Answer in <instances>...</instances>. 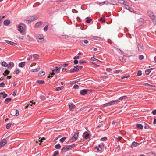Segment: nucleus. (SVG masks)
Listing matches in <instances>:
<instances>
[{
    "instance_id": "3c124183",
    "label": "nucleus",
    "mask_w": 156,
    "mask_h": 156,
    "mask_svg": "<svg viewBox=\"0 0 156 156\" xmlns=\"http://www.w3.org/2000/svg\"><path fill=\"white\" fill-rule=\"evenodd\" d=\"M79 86L77 84L74 85L73 87L75 89H78L79 88Z\"/></svg>"
},
{
    "instance_id": "bb28decb",
    "label": "nucleus",
    "mask_w": 156,
    "mask_h": 156,
    "mask_svg": "<svg viewBox=\"0 0 156 156\" xmlns=\"http://www.w3.org/2000/svg\"><path fill=\"white\" fill-rule=\"evenodd\" d=\"M86 22L88 23H90L92 19L89 17H87L86 18Z\"/></svg>"
},
{
    "instance_id": "052dcab7",
    "label": "nucleus",
    "mask_w": 156,
    "mask_h": 156,
    "mask_svg": "<svg viewBox=\"0 0 156 156\" xmlns=\"http://www.w3.org/2000/svg\"><path fill=\"white\" fill-rule=\"evenodd\" d=\"M92 64L94 65V66L96 67H99V66H100L99 65H97V64H96L95 63H93V62H92Z\"/></svg>"
},
{
    "instance_id": "a211bd4d",
    "label": "nucleus",
    "mask_w": 156,
    "mask_h": 156,
    "mask_svg": "<svg viewBox=\"0 0 156 156\" xmlns=\"http://www.w3.org/2000/svg\"><path fill=\"white\" fill-rule=\"evenodd\" d=\"M60 37L63 39H68L69 38V36L67 35H61Z\"/></svg>"
},
{
    "instance_id": "09e8293b",
    "label": "nucleus",
    "mask_w": 156,
    "mask_h": 156,
    "mask_svg": "<svg viewBox=\"0 0 156 156\" xmlns=\"http://www.w3.org/2000/svg\"><path fill=\"white\" fill-rule=\"evenodd\" d=\"M142 74V71L140 70H139L138 71L137 74V76H140Z\"/></svg>"
},
{
    "instance_id": "c756f323",
    "label": "nucleus",
    "mask_w": 156,
    "mask_h": 156,
    "mask_svg": "<svg viewBox=\"0 0 156 156\" xmlns=\"http://www.w3.org/2000/svg\"><path fill=\"white\" fill-rule=\"evenodd\" d=\"M11 98H8L5 99V102L8 103L10 102L11 101Z\"/></svg>"
},
{
    "instance_id": "473e14b6",
    "label": "nucleus",
    "mask_w": 156,
    "mask_h": 156,
    "mask_svg": "<svg viewBox=\"0 0 156 156\" xmlns=\"http://www.w3.org/2000/svg\"><path fill=\"white\" fill-rule=\"evenodd\" d=\"M64 88V87L63 86H61L60 87H58L56 88V91H59V90L62 89H63Z\"/></svg>"
},
{
    "instance_id": "2eb2a0df",
    "label": "nucleus",
    "mask_w": 156,
    "mask_h": 156,
    "mask_svg": "<svg viewBox=\"0 0 156 156\" xmlns=\"http://www.w3.org/2000/svg\"><path fill=\"white\" fill-rule=\"evenodd\" d=\"M138 48L139 51H142L143 50V45L142 44H139L138 45Z\"/></svg>"
},
{
    "instance_id": "c03bdc74",
    "label": "nucleus",
    "mask_w": 156,
    "mask_h": 156,
    "mask_svg": "<svg viewBox=\"0 0 156 156\" xmlns=\"http://www.w3.org/2000/svg\"><path fill=\"white\" fill-rule=\"evenodd\" d=\"M40 98L43 100H44L46 99L45 97L43 95H41L40 96Z\"/></svg>"
},
{
    "instance_id": "6ab92c4d",
    "label": "nucleus",
    "mask_w": 156,
    "mask_h": 156,
    "mask_svg": "<svg viewBox=\"0 0 156 156\" xmlns=\"http://www.w3.org/2000/svg\"><path fill=\"white\" fill-rule=\"evenodd\" d=\"M93 39L95 40L100 41L102 40V38L98 36H94L93 37Z\"/></svg>"
},
{
    "instance_id": "680f3d73",
    "label": "nucleus",
    "mask_w": 156,
    "mask_h": 156,
    "mask_svg": "<svg viewBox=\"0 0 156 156\" xmlns=\"http://www.w3.org/2000/svg\"><path fill=\"white\" fill-rule=\"evenodd\" d=\"M84 43L85 44H87L88 43V41L87 40H84L83 41Z\"/></svg>"
},
{
    "instance_id": "f03ea898",
    "label": "nucleus",
    "mask_w": 156,
    "mask_h": 156,
    "mask_svg": "<svg viewBox=\"0 0 156 156\" xmlns=\"http://www.w3.org/2000/svg\"><path fill=\"white\" fill-rule=\"evenodd\" d=\"M38 18V16L37 15H35L30 16L29 20H26L25 21L29 23H30L32 21L37 20Z\"/></svg>"
},
{
    "instance_id": "f3484780",
    "label": "nucleus",
    "mask_w": 156,
    "mask_h": 156,
    "mask_svg": "<svg viewBox=\"0 0 156 156\" xmlns=\"http://www.w3.org/2000/svg\"><path fill=\"white\" fill-rule=\"evenodd\" d=\"M10 23V21L9 20H5L4 21V24L5 26H7Z\"/></svg>"
},
{
    "instance_id": "f704fd0d",
    "label": "nucleus",
    "mask_w": 156,
    "mask_h": 156,
    "mask_svg": "<svg viewBox=\"0 0 156 156\" xmlns=\"http://www.w3.org/2000/svg\"><path fill=\"white\" fill-rule=\"evenodd\" d=\"M66 139V137H63L60 139V141L61 143L63 142Z\"/></svg>"
},
{
    "instance_id": "774afa93",
    "label": "nucleus",
    "mask_w": 156,
    "mask_h": 156,
    "mask_svg": "<svg viewBox=\"0 0 156 156\" xmlns=\"http://www.w3.org/2000/svg\"><path fill=\"white\" fill-rule=\"evenodd\" d=\"M153 123L154 124H156V118L154 119V120Z\"/></svg>"
},
{
    "instance_id": "8fccbe9b",
    "label": "nucleus",
    "mask_w": 156,
    "mask_h": 156,
    "mask_svg": "<svg viewBox=\"0 0 156 156\" xmlns=\"http://www.w3.org/2000/svg\"><path fill=\"white\" fill-rule=\"evenodd\" d=\"M90 137V135L89 134H87L85 136L84 138L85 139H87Z\"/></svg>"
},
{
    "instance_id": "69168bd1",
    "label": "nucleus",
    "mask_w": 156,
    "mask_h": 156,
    "mask_svg": "<svg viewBox=\"0 0 156 156\" xmlns=\"http://www.w3.org/2000/svg\"><path fill=\"white\" fill-rule=\"evenodd\" d=\"M20 72V70L19 69H16V73L17 74H18Z\"/></svg>"
},
{
    "instance_id": "4468645a",
    "label": "nucleus",
    "mask_w": 156,
    "mask_h": 156,
    "mask_svg": "<svg viewBox=\"0 0 156 156\" xmlns=\"http://www.w3.org/2000/svg\"><path fill=\"white\" fill-rule=\"evenodd\" d=\"M87 91L88 90L87 89L82 90L80 91V94L82 95H85L87 94Z\"/></svg>"
},
{
    "instance_id": "c85d7f7f",
    "label": "nucleus",
    "mask_w": 156,
    "mask_h": 156,
    "mask_svg": "<svg viewBox=\"0 0 156 156\" xmlns=\"http://www.w3.org/2000/svg\"><path fill=\"white\" fill-rule=\"evenodd\" d=\"M25 65V63L24 62H22L19 63V66L20 67H24Z\"/></svg>"
},
{
    "instance_id": "20e7f679",
    "label": "nucleus",
    "mask_w": 156,
    "mask_h": 156,
    "mask_svg": "<svg viewBox=\"0 0 156 156\" xmlns=\"http://www.w3.org/2000/svg\"><path fill=\"white\" fill-rule=\"evenodd\" d=\"M36 39L38 42H41L44 41V38L43 35L37 34L36 36Z\"/></svg>"
},
{
    "instance_id": "39448f33",
    "label": "nucleus",
    "mask_w": 156,
    "mask_h": 156,
    "mask_svg": "<svg viewBox=\"0 0 156 156\" xmlns=\"http://www.w3.org/2000/svg\"><path fill=\"white\" fill-rule=\"evenodd\" d=\"M82 68V66H79L77 65L74 66V68L71 69L70 71V72H74L78 71L79 69H81Z\"/></svg>"
},
{
    "instance_id": "393cba45",
    "label": "nucleus",
    "mask_w": 156,
    "mask_h": 156,
    "mask_svg": "<svg viewBox=\"0 0 156 156\" xmlns=\"http://www.w3.org/2000/svg\"><path fill=\"white\" fill-rule=\"evenodd\" d=\"M102 147H103L101 146H100V145L99 144L98 147H95V149H96L98 151H100L101 150Z\"/></svg>"
},
{
    "instance_id": "58836bf2",
    "label": "nucleus",
    "mask_w": 156,
    "mask_h": 156,
    "mask_svg": "<svg viewBox=\"0 0 156 156\" xmlns=\"http://www.w3.org/2000/svg\"><path fill=\"white\" fill-rule=\"evenodd\" d=\"M4 73L6 74V75H5L4 73H3V74L5 76H6V75H8L9 74V71L6 69Z\"/></svg>"
},
{
    "instance_id": "4d7b16f0",
    "label": "nucleus",
    "mask_w": 156,
    "mask_h": 156,
    "mask_svg": "<svg viewBox=\"0 0 156 156\" xmlns=\"http://www.w3.org/2000/svg\"><path fill=\"white\" fill-rule=\"evenodd\" d=\"M48 25H46L45 26V27L44 28V30L46 31L48 30Z\"/></svg>"
},
{
    "instance_id": "1a4fd4ad",
    "label": "nucleus",
    "mask_w": 156,
    "mask_h": 156,
    "mask_svg": "<svg viewBox=\"0 0 156 156\" xmlns=\"http://www.w3.org/2000/svg\"><path fill=\"white\" fill-rule=\"evenodd\" d=\"M140 145L139 143H137V142H132V144L131 146V148H133L134 147H135L136 146H137L138 145Z\"/></svg>"
},
{
    "instance_id": "b1692460",
    "label": "nucleus",
    "mask_w": 156,
    "mask_h": 156,
    "mask_svg": "<svg viewBox=\"0 0 156 156\" xmlns=\"http://www.w3.org/2000/svg\"><path fill=\"white\" fill-rule=\"evenodd\" d=\"M32 57L34 59H38L39 56L37 54H34L32 55Z\"/></svg>"
},
{
    "instance_id": "5701e85b",
    "label": "nucleus",
    "mask_w": 156,
    "mask_h": 156,
    "mask_svg": "<svg viewBox=\"0 0 156 156\" xmlns=\"http://www.w3.org/2000/svg\"><path fill=\"white\" fill-rule=\"evenodd\" d=\"M79 134L78 132H77L75 133L73 135V137L76 139V140L77 139Z\"/></svg>"
},
{
    "instance_id": "dca6fc26",
    "label": "nucleus",
    "mask_w": 156,
    "mask_h": 156,
    "mask_svg": "<svg viewBox=\"0 0 156 156\" xmlns=\"http://www.w3.org/2000/svg\"><path fill=\"white\" fill-rule=\"evenodd\" d=\"M14 64L13 62H10L9 64H7V66L8 67V68L9 67H12L14 66Z\"/></svg>"
},
{
    "instance_id": "e433bc0d",
    "label": "nucleus",
    "mask_w": 156,
    "mask_h": 156,
    "mask_svg": "<svg viewBox=\"0 0 156 156\" xmlns=\"http://www.w3.org/2000/svg\"><path fill=\"white\" fill-rule=\"evenodd\" d=\"M58 154H59V152L58 151H55L54 153V154L52 156H56V155H58Z\"/></svg>"
},
{
    "instance_id": "f8f14e48",
    "label": "nucleus",
    "mask_w": 156,
    "mask_h": 156,
    "mask_svg": "<svg viewBox=\"0 0 156 156\" xmlns=\"http://www.w3.org/2000/svg\"><path fill=\"white\" fill-rule=\"evenodd\" d=\"M5 42L7 44H9L15 46L16 45V43L12 42L9 41L5 40Z\"/></svg>"
},
{
    "instance_id": "0eeeda50",
    "label": "nucleus",
    "mask_w": 156,
    "mask_h": 156,
    "mask_svg": "<svg viewBox=\"0 0 156 156\" xmlns=\"http://www.w3.org/2000/svg\"><path fill=\"white\" fill-rule=\"evenodd\" d=\"M7 143V140L5 139H3L0 142V148L4 146Z\"/></svg>"
},
{
    "instance_id": "7ed1b4c3",
    "label": "nucleus",
    "mask_w": 156,
    "mask_h": 156,
    "mask_svg": "<svg viewBox=\"0 0 156 156\" xmlns=\"http://www.w3.org/2000/svg\"><path fill=\"white\" fill-rule=\"evenodd\" d=\"M75 146V144H73L71 145H68L65 146L63 147L61 150V152H65L67 150H69L71 148L74 147Z\"/></svg>"
},
{
    "instance_id": "a878e982",
    "label": "nucleus",
    "mask_w": 156,
    "mask_h": 156,
    "mask_svg": "<svg viewBox=\"0 0 156 156\" xmlns=\"http://www.w3.org/2000/svg\"><path fill=\"white\" fill-rule=\"evenodd\" d=\"M136 126L139 129H142L143 128V126L140 124H137Z\"/></svg>"
},
{
    "instance_id": "cd10ccee",
    "label": "nucleus",
    "mask_w": 156,
    "mask_h": 156,
    "mask_svg": "<svg viewBox=\"0 0 156 156\" xmlns=\"http://www.w3.org/2000/svg\"><path fill=\"white\" fill-rule=\"evenodd\" d=\"M40 69V67L38 66L35 69H32L31 70V71L33 72H36L38 71Z\"/></svg>"
},
{
    "instance_id": "49530a36",
    "label": "nucleus",
    "mask_w": 156,
    "mask_h": 156,
    "mask_svg": "<svg viewBox=\"0 0 156 156\" xmlns=\"http://www.w3.org/2000/svg\"><path fill=\"white\" fill-rule=\"evenodd\" d=\"M5 86V84L4 82L0 83V87H4Z\"/></svg>"
},
{
    "instance_id": "37998d69",
    "label": "nucleus",
    "mask_w": 156,
    "mask_h": 156,
    "mask_svg": "<svg viewBox=\"0 0 156 156\" xmlns=\"http://www.w3.org/2000/svg\"><path fill=\"white\" fill-rule=\"evenodd\" d=\"M144 128L145 129H147L149 128V126L147 124H145V126H144Z\"/></svg>"
},
{
    "instance_id": "aec40b11",
    "label": "nucleus",
    "mask_w": 156,
    "mask_h": 156,
    "mask_svg": "<svg viewBox=\"0 0 156 156\" xmlns=\"http://www.w3.org/2000/svg\"><path fill=\"white\" fill-rule=\"evenodd\" d=\"M118 2L121 4H125L126 5H127V4H128L127 2L123 0H119Z\"/></svg>"
},
{
    "instance_id": "338daca9",
    "label": "nucleus",
    "mask_w": 156,
    "mask_h": 156,
    "mask_svg": "<svg viewBox=\"0 0 156 156\" xmlns=\"http://www.w3.org/2000/svg\"><path fill=\"white\" fill-rule=\"evenodd\" d=\"M152 113L154 115L156 114V109L152 111Z\"/></svg>"
},
{
    "instance_id": "72a5a7b5",
    "label": "nucleus",
    "mask_w": 156,
    "mask_h": 156,
    "mask_svg": "<svg viewBox=\"0 0 156 156\" xmlns=\"http://www.w3.org/2000/svg\"><path fill=\"white\" fill-rule=\"evenodd\" d=\"M61 146L59 144H58L55 146V148L57 149H59L61 148Z\"/></svg>"
},
{
    "instance_id": "6e6552de",
    "label": "nucleus",
    "mask_w": 156,
    "mask_h": 156,
    "mask_svg": "<svg viewBox=\"0 0 156 156\" xmlns=\"http://www.w3.org/2000/svg\"><path fill=\"white\" fill-rule=\"evenodd\" d=\"M61 67V66L59 67L56 66L55 69L53 70V71L55 74H58L60 72Z\"/></svg>"
},
{
    "instance_id": "5fc2aeb1",
    "label": "nucleus",
    "mask_w": 156,
    "mask_h": 156,
    "mask_svg": "<svg viewBox=\"0 0 156 156\" xmlns=\"http://www.w3.org/2000/svg\"><path fill=\"white\" fill-rule=\"evenodd\" d=\"M143 58H144V57H143V55H140L139 56V58L140 60H142L143 59Z\"/></svg>"
},
{
    "instance_id": "a19ab883",
    "label": "nucleus",
    "mask_w": 156,
    "mask_h": 156,
    "mask_svg": "<svg viewBox=\"0 0 156 156\" xmlns=\"http://www.w3.org/2000/svg\"><path fill=\"white\" fill-rule=\"evenodd\" d=\"M120 145H118L117 146V147L116 148V151L117 152H119L120 151Z\"/></svg>"
},
{
    "instance_id": "603ef678",
    "label": "nucleus",
    "mask_w": 156,
    "mask_h": 156,
    "mask_svg": "<svg viewBox=\"0 0 156 156\" xmlns=\"http://www.w3.org/2000/svg\"><path fill=\"white\" fill-rule=\"evenodd\" d=\"M55 74V73H54V72H53V71L52 70V73H51V76H48V78H49V77H52V75H54V74Z\"/></svg>"
},
{
    "instance_id": "423d86ee",
    "label": "nucleus",
    "mask_w": 156,
    "mask_h": 156,
    "mask_svg": "<svg viewBox=\"0 0 156 156\" xmlns=\"http://www.w3.org/2000/svg\"><path fill=\"white\" fill-rule=\"evenodd\" d=\"M119 100H112L111 102L107 103L104 105L106 106L107 105H108L110 106L113 105H114L116 104L118 102H119Z\"/></svg>"
},
{
    "instance_id": "f257e3e1",
    "label": "nucleus",
    "mask_w": 156,
    "mask_h": 156,
    "mask_svg": "<svg viewBox=\"0 0 156 156\" xmlns=\"http://www.w3.org/2000/svg\"><path fill=\"white\" fill-rule=\"evenodd\" d=\"M147 14L151 19L154 23L156 24V16L154 15V13L151 11H148Z\"/></svg>"
},
{
    "instance_id": "9d476101",
    "label": "nucleus",
    "mask_w": 156,
    "mask_h": 156,
    "mask_svg": "<svg viewBox=\"0 0 156 156\" xmlns=\"http://www.w3.org/2000/svg\"><path fill=\"white\" fill-rule=\"evenodd\" d=\"M15 112V115L16 116H18L19 115V112L18 110H13L11 111V114L12 115H13V114Z\"/></svg>"
},
{
    "instance_id": "864d4df0",
    "label": "nucleus",
    "mask_w": 156,
    "mask_h": 156,
    "mask_svg": "<svg viewBox=\"0 0 156 156\" xmlns=\"http://www.w3.org/2000/svg\"><path fill=\"white\" fill-rule=\"evenodd\" d=\"M33 59V58L32 57V55L30 56L28 58H27V60L28 61L30 60Z\"/></svg>"
},
{
    "instance_id": "e2e57ef3",
    "label": "nucleus",
    "mask_w": 156,
    "mask_h": 156,
    "mask_svg": "<svg viewBox=\"0 0 156 156\" xmlns=\"http://www.w3.org/2000/svg\"><path fill=\"white\" fill-rule=\"evenodd\" d=\"M112 70V69L110 68H107L106 69V70L108 72H110Z\"/></svg>"
},
{
    "instance_id": "0e129e2a",
    "label": "nucleus",
    "mask_w": 156,
    "mask_h": 156,
    "mask_svg": "<svg viewBox=\"0 0 156 156\" xmlns=\"http://www.w3.org/2000/svg\"><path fill=\"white\" fill-rule=\"evenodd\" d=\"M73 62L75 64H78V62L77 60H75Z\"/></svg>"
},
{
    "instance_id": "c9c22d12",
    "label": "nucleus",
    "mask_w": 156,
    "mask_h": 156,
    "mask_svg": "<svg viewBox=\"0 0 156 156\" xmlns=\"http://www.w3.org/2000/svg\"><path fill=\"white\" fill-rule=\"evenodd\" d=\"M37 82L39 84H42L44 83V82L42 80H38L37 81Z\"/></svg>"
},
{
    "instance_id": "79ce46f5",
    "label": "nucleus",
    "mask_w": 156,
    "mask_h": 156,
    "mask_svg": "<svg viewBox=\"0 0 156 156\" xmlns=\"http://www.w3.org/2000/svg\"><path fill=\"white\" fill-rule=\"evenodd\" d=\"M76 139H75L73 136L70 139V141L71 142H73L75 141Z\"/></svg>"
},
{
    "instance_id": "7c9ffc66",
    "label": "nucleus",
    "mask_w": 156,
    "mask_h": 156,
    "mask_svg": "<svg viewBox=\"0 0 156 156\" xmlns=\"http://www.w3.org/2000/svg\"><path fill=\"white\" fill-rule=\"evenodd\" d=\"M152 69H149L147 70H146L145 71V73L147 75H148L149 74L151 71L152 70Z\"/></svg>"
},
{
    "instance_id": "13d9d810",
    "label": "nucleus",
    "mask_w": 156,
    "mask_h": 156,
    "mask_svg": "<svg viewBox=\"0 0 156 156\" xmlns=\"http://www.w3.org/2000/svg\"><path fill=\"white\" fill-rule=\"evenodd\" d=\"M79 58V56H75L73 58V59L75 60H76Z\"/></svg>"
},
{
    "instance_id": "a18cd8bd",
    "label": "nucleus",
    "mask_w": 156,
    "mask_h": 156,
    "mask_svg": "<svg viewBox=\"0 0 156 156\" xmlns=\"http://www.w3.org/2000/svg\"><path fill=\"white\" fill-rule=\"evenodd\" d=\"M11 124L9 123L6 125V127L7 129H9L11 127Z\"/></svg>"
},
{
    "instance_id": "de8ad7c7",
    "label": "nucleus",
    "mask_w": 156,
    "mask_h": 156,
    "mask_svg": "<svg viewBox=\"0 0 156 156\" xmlns=\"http://www.w3.org/2000/svg\"><path fill=\"white\" fill-rule=\"evenodd\" d=\"M100 20V21H102L103 23H104L105 22V18L104 17H101Z\"/></svg>"
},
{
    "instance_id": "bf43d9fd",
    "label": "nucleus",
    "mask_w": 156,
    "mask_h": 156,
    "mask_svg": "<svg viewBox=\"0 0 156 156\" xmlns=\"http://www.w3.org/2000/svg\"><path fill=\"white\" fill-rule=\"evenodd\" d=\"M122 138V137L120 136H119L117 138V141L120 140Z\"/></svg>"
},
{
    "instance_id": "412c9836",
    "label": "nucleus",
    "mask_w": 156,
    "mask_h": 156,
    "mask_svg": "<svg viewBox=\"0 0 156 156\" xmlns=\"http://www.w3.org/2000/svg\"><path fill=\"white\" fill-rule=\"evenodd\" d=\"M18 30L21 33L23 30V27L21 26H19L18 27Z\"/></svg>"
},
{
    "instance_id": "ea45409f",
    "label": "nucleus",
    "mask_w": 156,
    "mask_h": 156,
    "mask_svg": "<svg viewBox=\"0 0 156 156\" xmlns=\"http://www.w3.org/2000/svg\"><path fill=\"white\" fill-rule=\"evenodd\" d=\"M2 65L4 67L7 66V64L6 62L5 61H3L2 62Z\"/></svg>"
},
{
    "instance_id": "9b49d317",
    "label": "nucleus",
    "mask_w": 156,
    "mask_h": 156,
    "mask_svg": "<svg viewBox=\"0 0 156 156\" xmlns=\"http://www.w3.org/2000/svg\"><path fill=\"white\" fill-rule=\"evenodd\" d=\"M69 108L70 110L72 111L73 109L75 108V106L73 103H70L69 104Z\"/></svg>"
},
{
    "instance_id": "4be33fe9",
    "label": "nucleus",
    "mask_w": 156,
    "mask_h": 156,
    "mask_svg": "<svg viewBox=\"0 0 156 156\" xmlns=\"http://www.w3.org/2000/svg\"><path fill=\"white\" fill-rule=\"evenodd\" d=\"M45 73L44 71H42L38 73V75L40 76H44L45 75Z\"/></svg>"
},
{
    "instance_id": "6e6d98bb",
    "label": "nucleus",
    "mask_w": 156,
    "mask_h": 156,
    "mask_svg": "<svg viewBox=\"0 0 156 156\" xmlns=\"http://www.w3.org/2000/svg\"><path fill=\"white\" fill-rule=\"evenodd\" d=\"M86 61H83V60L80 61L79 62V63L80 64L85 63H86Z\"/></svg>"
},
{
    "instance_id": "ddd939ff",
    "label": "nucleus",
    "mask_w": 156,
    "mask_h": 156,
    "mask_svg": "<svg viewBox=\"0 0 156 156\" xmlns=\"http://www.w3.org/2000/svg\"><path fill=\"white\" fill-rule=\"evenodd\" d=\"M42 22L41 21L38 22L35 24V27L36 28L39 27L42 25Z\"/></svg>"
},
{
    "instance_id": "4c0bfd02",
    "label": "nucleus",
    "mask_w": 156,
    "mask_h": 156,
    "mask_svg": "<svg viewBox=\"0 0 156 156\" xmlns=\"http://www.w3.org/2000/svg\"><path fill=\"white\" fill-rule=\"evenodd\" d=\"M91 59L93 61H98L99 62H101L100 61L98 60V59L95 58L94 57H93L91 58Z\"/></svg>"
},
{
    "instance_id": "2f4dec72",
    "label": "nucleus",
    "mask_w": 156,
    "mask_h": 156,
    "mask_svg": "<svg viewBox=\"0 0 156 156\" xmlns=\"http://www.w3.org/2000/svg\"><path fill=\"white\" fill-rule=\"evenodd\" d=\"M127 98V96H123L120 97L118 100H122L123 99H126Z\"/></svg>"
}]
</instances>
